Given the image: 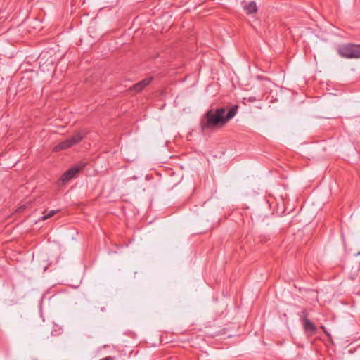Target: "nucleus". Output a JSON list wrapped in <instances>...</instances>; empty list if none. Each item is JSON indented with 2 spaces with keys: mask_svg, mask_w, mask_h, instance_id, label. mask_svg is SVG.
Instances as JSON below:
<instances>
[{
  "mask_svg": "<svg viewBox=\"0 0 360 360\" xmlns=\"http://www.w3.org/2000/svg\"><path fill=\"white\" fill-rule=\"evenodd\" d=\"M238 106L233 105L227 112L225 108L209 110L200 120L202 131L223 127L238 112Z\"/></svg>",
  "mask_w": 360,
  "mask_h": 360,
  "instance_id": "nucleus-1",
  "label": "nucleus"
},
{
  "mask_svg": "<svg viewBox=\"0 0 360 360\" xmlns=\"http://www.w3.org/2000/svg\"><path fill=\"white\" fill-rule=\"evenodd\" d=\"M87 133L88 131L86 129H81L76 131L72 136L56 146L53 148V151L58 152L71 148L79 143L86 136Z\"/></svg>",
  "mask_w": 360,
  "mask_h": 360,
  "instance_id": "nucleus-2",
  "label": "nucleus"
},
{
  "mask_svg": "<svg viewBox=\"0 0 360 360\" xmlns=\"http://www.w3.org/2000/svg\"><path fill=\"white\" fill-rule=\"evenodd\" d=\"M56 213V211L51 210L46 214H45L42 217V219L46 220V219L51 218V217H53Z\"/></svg>",
  "mask_w": 360,
  "mask_h": 360,
  "instance_id": "nucleus-9",
  "label": "nucleus"
},
{
  "mask_svg": "<svg viewBox=\"0 0 360 360\" xmlns=\"http://www.w3.org/2000/svg\"><path fill=\"white\" fill-rule=\"evenodd\" d=\"M153 80V77H146L138 83L134 84L131 87L129 88V90L134 91L136 92H141L144 88L148 86Z\"/></svg>",
  "mask_w": 360,
  "mask_h": 360,
  "instance_id": "nucleus-5",
  "label": "nucleus"
},
{
  "mask_svg": "<svg viewBox=\"0 0 360 360\" xmlns=\"http://www.w3.org/2000/svg\"><path fill=\"white\" fill-rule=\"evenodd\" d=\"M302 323L307 333L313 335L316 332V326L309 319H306L304 321H302Z\"/></svg>",
  "mask_w": 360,
  "mask_h": 360,
  "instance_id": "nucleus-6",
  "label": "nucleus"
},
{
  "mask_svg": "<svg viewBox=\"0 0 360 360\" xmlns=\"http://www.w3.org/2000/svg\"><path fill=\"white\" fill-rule=\"evenodd\" d=\"M85 166L86 163L79 162L68 169L60 178L58 185L65 184L70 179L75 177L77 174L85 167Z\"/></svg>",
  "mask_w": 360,
  "mask_h": 360,
  "instance_id": "nucleus-4",
  "label": "nucleus"
},
{
  "mask_svg": "<svg viewBox=\"0 0 360 360\" xmlns=\"http://www.w3.org/2000/svg\"><path fill=\"white\" fill-rule=\"evenodd\" d=\"M100 360H113V359L110 356H108V357L103 358Z\"/></svg>",
  "mask_w": 360,
  "mask_h": 360,
  "instance_id": "nucleus-10",
  "label": "nucleus"
},
{
  "mask_svg": "<svg viewBox=\"0 0 360 360\" xmlns=\"http://www.w3.org/2000/svg\"><path fill=\"white\" fill-rule=\"evenodd\" d=\"M338 54L345 58H360V44L347 43L339 46Z\"/></svg>",
  "mask_w": 360,
  "mask_h": 360,
  "instance_id": "nucleus-3",
  "label": "nucleus"
},
{
  "mask_svg": "<svg viewBox=\"0 0 360 360\" xmlns=\"http://www.w3.org/2000/svg\"><path fill=\"white\" fill-rule=\"evenodd\" d=\"M248 14L256 13L257 11V5L255 1H251L244 7Z\"/></svg>",
  "mask_w": 360,
  "mask_h": 360,
  "instance_id": "nucleus-7",
  "label": "nucleus"
},
{
  "mask_svg": "<svg viewBox=\"0 0 360 360\" xmlns=\"http://www.w3.org/2000/svg\"><path fill=\"white\" fill-rule=\"evenodd\" d=\"M300 319L302 321H304L306 319H308V311L307 309H303L300 314Z\"/></svg>",
  "mask_w": 360,
  "mask_h": 360,
  "instance_id": "nucleus-8",
  "label": "nucleus"
},
{
  "mask_svg": "<svg viewBox=\"0 0 360 360\" xmlns=\"http://www.w3.org/2000/svg\"><path fill=\"white\" fill-rule=\"evenodd\" d=\"M321 328L323 329V330H325V327L323 326H321Z\"/></svg>",
  "mask_w": 360,
  "mask_h": 360,
  "instance_id": "nucleus-11",
  "label": "nucleus"
}]
</instances>
